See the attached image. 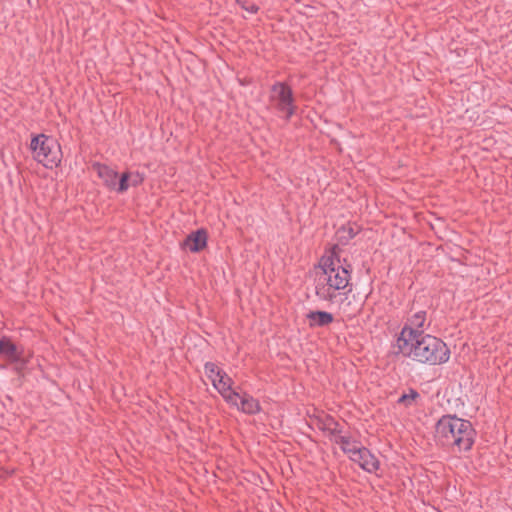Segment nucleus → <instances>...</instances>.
I'll list each match as a JSON object with an SVG mask.
<instances>
[{"instance_id":"obj_1","label":"nucleus","mask_w":512,"mask_h":512,"mask_svg":"<svg viewBox=\"0 0 512 512\" xmlns=\"http://www.w3.org/2000/svg\"><path fill=\"white\" fill-rule=\"evenodd\" d=\"M396 347L403 356L431 366L445 364L451 356L449 347L440 338L408 326L402 328Z\"/></svg>"},{"instance_id":"obj_2","label":"nucleus","mask_w":512,"mask_h":512,"mask_svg":"<svg viewBox=\"0 0 512 512\" xmlns=\"http://www.w3.org/2000/svg\"><path fill=\"white\" fill-rule=\"evenodd\" d=\"M341 254V249L335 246L319 262L315 290L322 300L336 301L349 285L350 265Z\"/></svg>"},{"instance_id":"obj_3","label":"nucleus","mask_w":512,"mask_h":512,"mask_svg":"<svg viewBox=\"0 0 512 512\" xmlns=\"http://www.w3.org/2000/svg\"><path fill=\"white\" fill-rule=\"evenodd\" d=\"M205 375L230 406L246 414L260 411L259 402L248 394H239L234 391L233 380L216 364L206 363Z\"/></svg>"},{"instance_id":"obj_4","label":"nucleus","mask_w":512,"mask_h":512,"mask_svg":"<svg viewBox=\"0 0 512 512\" xmlns=\"http://www.w3.org/2000/svg\"><path fill=\"white\" fill-rule=\"evenodd\" d=\"M436 437L445 445L467 451L474 443V429L469 421L456 416H443L436 425Z\"/></svg>"},{"instance_id":"obj_5","label":"nucleus","mask_w":512,"mask_h":512,"mask_svg":"<svg viewBox=\"0 0 512 512\" xmlns=\"http://www.w3.org/2000/svg\"><path fill=\"white\" fill-rule=\"evenodd\" d=\"M30 149L33 158L46 168L52 169L61 163V147L54 138L44 134L34 136L30 143Z\"/></svg>"},{"instance_id":"obj_6","label":"nucleus","mask_w":512,"mask_h":512,"mask_svg":"<svg viewBox=\"0 0 512 512\" xmlns=\"http://www.w3.org/2000/svg\"><path fill=\"white\" fill-rule=\"evenodd\" d=\"M271 99L282 112L286 113L287 117L294 113L292 91L285 84L277 83L273 86Z\"/></svg>"},{"instance_id":"obj_7","label":"nucleus","mask_w":512,"mask_h":512,"mask_svg":"<svg viewBox=\"0 0 512 512\" xmlns=\"http://www.w3.org/2000/svg\"><path fill=\"white\" fill-rule=\"evenodd\" d=\"M352 461L358 463L362 469L370 473L376 472L379 468V461L377 458L362 446L357 452H354Z\"/></svg>"},{"instance_id":"obj_8","label":"nucleus","mask_w":512,"mask_h":512,"mask_svg":"<svg viewBox=\"0 0 512 512\" xmlns=\"http://www.w3.org/2000/svg\"><path fill=\"white\" fill-rule=\"evenodd\" d=\"M93 169L97 173L98 177L102 179L103 183L112 190L117 191L118 187V175L115 171L109 167L101 164H94Z\"/></svg>"},{"instance_id":"obj_9","label":"nucleus","mask_w":512,"mask_h":512,"mask_svg":"<svg viewBox=\"0 0 512 512\" xmlns=\"http://www.w3.org/2000/svg\"><path fill=\"white\" fill-rule=\"evenodd\" d=\"M207 245V232L203 229L191 233L184 241V246L191 252H199Z\"/></svg>"},{"instance_id":"obj_10","label":"nucleus","mask_w":512,"mask_h":512,"mask_svg":"<svg viewBox=\"0 0 512 512\" xmlns=\"http://www.w3.org/2000/svg\"><path fill=\"white\" fill-rule=\"evenodd\" d=\"M143 181V177L139 173H124L119 177L117 191L125 192L129 187H136Z\"/></svg>"},{"instance_id":"obj_11","label":"nucleus","mask_w":512,"mask_h":512,"mask_svg":"<svg viewBox=\"0 0 512 512\" xmlns=\"http://www.w3.org/2000/svg\"><path fill=\"white\" fill-rule=\"evenodd\" d=\"M332 440L340 446L343 452L346 453L351 460L354 452H357L361 447L358 443L345 435L335 434L333 435Z\"/></svg>"},{"instance_id":"obj_12","label":"nucleus","mask_w":512,"mask_h":512,"mask_svg":"<svg viewBox=\"0 0 512 512\" xmlns=\"http://www.w3.org/2000/svg\"><path fill=\"white\" fill-rule=\"evenodd\" d=\"M307 320L310 327L326 326L333 321V316L325 311H313L307 314Z\"/></svg>"},{"instance_id":"obj_13","label":"nucleus","mask_w":512,"mask_h":512,"mask_svg":"<svg viewBox=\"0 0 512 512\" xmlns=\"http://www.w3.org/2000/svg\"><path fill=\"white\" fill-rule=\"evenodd\" d=\"M354 299L355 296L353 294H347L345 291V294L339 297L335 302H338L339 310L350 317L355 315L359 310L357 306L352 305Z\"/></svg>"},{"instance_id":"obj_14","label":"nucleus","mask_w":512,"mask_h":512,"mask_svg":"<svg viewBox=\"0 0 512 512\" xmlns=\"http://www.w3.org/2000/svg\"><path fill=\"white\" fill-rule=\"evenodd\" d=\"M0 354L11 361H17L20 359V353L17 347L7 338L0 339Z\"/></svg>"},{"instance_id":"obj_15","label":"nucleus","mask_w":512,"mask_h":512,"mask_svg":"<svg viewBox=\"0 0 512 512\" xmlns=\"http://www.w3.org/2000/svg\"><path fill=\"white\" fill-rule=\"evenodd\" d=\"M426 321V313L424 311H418L413 314L409 319L408 327H411L415 330H419L424 327Z\"/></svg>"},{"instance_id":"obj_16","label":"nucleus","mask_w":512,"mask_h":512,"mask_svg":"<svg viewBox=\"0 0 512 512\" xmlns=\"http://www.w3.org/2000/svg\"><path fill=\"white\" fill-rule=\"evenodd\" d=\"M418 397H419V394L416 391L410 390L407 394H403L399 398L398 402L400 404H403L404 406L408 407V406L413 405Z\"/></svg>"},{"instance_id":"obj_17","label":"nucleus","mask_w":512,"mask_h":512,"mask_svg":"<svg viewBox=\"0 0 512 512\" xmlns=\"http://www.w3.org/2000/svg\"><path fill=\"white\" fill-rule=\"evenodd\" d=\"M243 8H245L246 10H248L251 13H255L258 10L257 6H255V5H251L250 7L243 6Z\"/></svg>"}]
</instances>
